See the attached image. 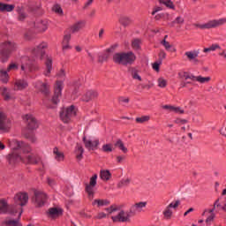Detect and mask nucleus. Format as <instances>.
Here are the masks:
<instances>
[{"label":"nucleus","mask_w":226,"mask_h":226,"mask_svg":"<svg viewBox=\"0 0 226 226\" xmlns=\"http://www.w3.org/2000/svg\"><path fill=\"white\" fill-rule=\"evenodd\" d=\"M48 26H49L48 21H41V24H39V26H37V27H39L42 31H47Z\"/></svg>","instance_id":"49"},{"label":"nucleus","mask_w":226,"mask_h":226,"mask_svg":"<svg viewBox=\"0 0 226 226\" xmlns=\"http://www.w3.org/2000/svg\"><path fill=\"white\" fill-rule=\"evenodd\" d=\"M165 57H167V53H165L164 50H161L159 53V59L160 61H163V59H165Z\"/></svg>","instance_id":"56"},{"label":"nucleus","mask_w":226,"mask_h":226,"mask_svg":"<svg viewBox=\"0 0 226 226\" xmlns=\"http://www.w3.org/2000/svg\"><path fill=\"white\" fill-rule=\"evenodd\" d=\"M6 70L7 72H15V70H19V65L17 64H11Z\"/></svg>","instance_id":"53"},{"label":"nucleus","mask_w":226,"mask_h":226,"mask_svg":"<svg viewBox=\"0 0 226 226\" xmlns=\"http://www.w3.org/2000/svg\"><path fill=\"white\" fill-rule=\"evenodd\" d=\"M70 40H72V35L70 34H66L64 36V40L62 43H70Z\"/></svg>","instance_id":"55"},{"label":"nucleus","mask_w":226,"mask_h":226,"mask_svg":"<svg viewBox=\"0 0 226 226\" xmlns=\"http://www.w3.org/2000/svg\"><path fill=\"white\" fill-rule=\"evenodd\" d=\"M94 0H88L87 3H85L84 6H83V10H87L88 6H91V4H93V2Z\"/></svg>","instance_id":"61"},{"label":"nucleus","mask_w":226,"mask_h":226,"mask_svg":"<svg viewBox=\"0 0 226 226\" xmlns=\"http://www.w3.org/2000/svg\"><path fill=\"white\" fill-rule=\"evenodd\" d=\"M102 150L103 153H112V151H114V146L110 143L104 144Z\"/></svg>","instance_id":"39"},{"label":"nucleus","mask_w":226,"mask_h":226,"mask_svg":"<svg viewBox=\"0 0 226 226\" xmlns=\"http://www.w3.org/2000/svg\"><path fill=\"white\" fill-rule=\"evenodd\" d=\"M15 207L8 206V203L4 200H0V215H15Z\"/></svg>","instance_id":"13"},{"label":"nucleus","mask_w":226,"mask_h":226,"mask_svg":"<svg viewBox=\"0 0 226 226\" xmlns=\"http://www.w3.org/2000/svg\"><path fill=\"white\" fill-rule=\"evenodd\" d=\"M29 83L27 80L24 79H15L13 82V90L14 91H24V89H27Z\"/></svg>","instance_id":"15"},{"label":"nucleus","mask_w":226,"mask_h":226,"mask_svg":"<svg viewBox=\"0 0 226 226\" xmlns=\"http://www.w3.org/2000/svg\"><path fill=\"white\" fill-rule=\"evenodd\" d=\"M118 102L119 103H128L130 102V99L126 97H119Z\"/></svg>","instance_id":"60"},{"label":"nucleus","mask_w":226,"mask_h":226,"mask_svg":"<svg viewBox=\"0 0 226 226\" xmlns=\"http://www.w3.org/2000/svg\"><path fill=\"white\" fill-rule=\"evenodd\" d=\"M10 130V119L6 117V114L0 111V131L8 132Z\"/></svg>","instance_id":"14"},{"label":"nucleus","mask_w":226,"mask_h":226,"mask_svg":"<svg viewBox=\"0 0 226 226\" xmlns=\"http://www.w3.org/2000/svg\"><path fill=\"white\" fill-rule=\"evenodd\" d=\"M130 178L122 180L118 183V188H124V186H128V185H130Z\"/></svg>","instance_id":"46"},{"label":"nucleus","mask_w":226,"mask_h":226,"mask_svg":"<svg viewBox=\"0 0 226 226\" xmlns=\"http://www.w3.org/2000/svg\"><path fill=\"white\" fill-rule=\"evenodd\" d=\"M33 200L37 207H41L47 200V194L43 191H35Z\"/></svg>","instance_id":"10"},{"label":"nucleus","mask_w":226,"mask_h":226,"mask_svg":"<svg viewBox=\"0 0 226 226\" xmlns=\"http://www.w3.org/2000/svg\"><path fill=\"white\" fill-rule=\"evenodd\" d=\"M216 49H220V45L218 44H212L209 48H205L203 52H215Z\"/></svg>","instance_id":"43"},{"label":"nucleus","mask_w":226,"mask_h":226,"mask_svg":"<svg viewBox=\"0 0 226 226\" xmlns=\"http://www.w3.org/2000/svg\"><path fill=\"white\" fill-rule=\"evenodd\" d=\"M114 146L115 147H119L123 153H128V148L124 147V143H123L121 139H117Z\"/></svg>","instance_id":"37"},{"label":"nucleus","mask_w":226,"mask_h":226,"mask_svg":"<svg viewBox=\"0 0 226 226\" xmlns=\"http://www.w3.org/2000/svg\"><path fill=\"white\" fill-rule=\"evenodd\" d=\"M135 54L133 52H120L116 53L113 56V61L116 64H121L122 66H128V64H133L135 63Z\"/></svg>","instance_id":"4"},{"label":"nucleus","mask_w":226,"mask_h":226,"mask_svg":"<svg viewBox=\"0 0 226 226\" xmlns=\"http://www.w3.org/2000/svg\"><path fill=\"white\" fill-rule=\"evenodd\" d=\"M66 75V72H64V70L61 69L59 72L57 73V77L60 79H64V77Z\"/></svg>","instance_id":"63"},{"label":"nucleus","mask_w":226,"mask_h":226,"mask_svg":"<svg viewBox=\"0 0 226 226\" xmlns=\"http://www.w3.org/2000/svg\"><path fill=\"white\" fill-rule=\"evenodd\" d=\"M48 185L49 186H50L51 188L56 186V180L50 178V177H48Z\"/></svg>","instance_id":"57"},{"label":"nucleus","mask_w":226,"mask_h":226,"mask_svg":"<svg viewBox=\"0 0 226 226\" xmlns=\"http://www.w3.org/2000/svg\"><path fill=\"white\" fill-rule=\"evenodd\" d=\"M54 158L56 162H64V154L59 150V148L55 147L53 149Z\"/></svg>","instance_id":"26"},{"label":"nucleus","mask_w":226,"mask_h":226,"mask_svg":"<svg viewBox=\"0 0 226 226\" xmlns=\"http://www.w3.org/2000/svg\"><path fill=\"white\" fill-rule=\"evenodd\" d=\"M103 34H105V29L102 28L99 30V35H98L99 40H103Z\"/></svg>","instance_id":"62"},{"label":"nucleus","mask_w":226,"mask_h":226,"mask_svg":"<svg viewBox=\"0 0 226 226\" xmlns=\"http://www.w3.org/2000/svg\"><path fill=\"white\" fill-rule=\"evenodd\" d=\"M84 26H86L85 21H83V20L78 21L71 26V32L72 34L79 33L80 31V29H82L84 27Z\"/></svg>","instance_id":"25"},{"label":"nucleus","mask_w":226,"mask_h":226,"mask_svg":"<svg viewBox=\"0 0 226 226\" xmlns=\"http://www.w3.org/2000/svg\"><path fill=\"white\" fill-rule=\"evenodd\" d=\"M36 58H30L29 56H23L21 58V72H23L25 77H29L30 79H33L31 73H33V72H37V70H40V67L34 64Z\"/></svg>","instance_id":"3"},{"label":"nucleus","mask_w":226,"mask_h":226,"mask_svg":"<svg viewBox=\"0 0 226 226\" xmlns=\"http://www.w3.org/2000/svg\"><path fill=\"white\" fill-rule=\"evenodd\" d=\"M63 214V210L61 208L52 207L48 211L49 218H57V216H61Z\"/></svg>","instance_id":"24"},{"label":"nucleus","mask_w":226,"mask_h":226,"mask_svg":"<svg viewBox=\"0 0 226 226\" xmlns=\"http://www.w3.org/2000/svg\"><path fill=\"white\" fill-rule=\"evenodd\" d=\"M45 49H47V43L42 42L34 49H32V56L35 57V59H46L45 66L46 70L44 72L45 77H49L52 72V57L49 56H45Z\"/></svg>","instance_id":"2"},{"label":"nucleus","mask_w":226,"mask_h":226,"mask_svg":"<svg viewBox=\"0 0 226 226\" xmlns=\"http://www.w3.org/2000/svg\"><path fill=\"white\" fill-rule=\"evenodd\" d=\"M15 5L0 3V11H13Z\"/></svg>","instance_id":"31"},{"label":"nucleus","mask_w":226,"mask_h":226,"mask_svg":"<svg viewBox=\"0 0 226 226\" xmlns=\"http://www.w3.org/2000/svg\"><path fill=\"white\" fill-rule=\"evenodd\" d=\"M82 154H84V148L80 145L76 147V158L77 160H82Z\"/></svg>","instance_id":"35"},{"label":"nucleus","mask_w":226,"mask_h":226,"mask_svg":"<svg viewBox=\"0 0 226 226\" xmlns=\"http://www.w3.org/2000/svg\"><path fill=\"white\" fill-rule=\"evenodd\" d=\"M142 209V202L136 203L134 206H132L130 209V215H135L137 211H140Z\"/></svg>","instance_id":"34"},{"label":"nucleus","mask_w":226,"mask_h":226,"mask_svg":"<svg viewBox=\"0 0 226 226\" xmlns=\"http://www.w3.org/2000/svg\"><path fill=\"white\" fill-rule=\"evenodd\" d=\"M119 22L122 26H124V27H126V26H130V24H132V19H130V18L126 17V16H122L119 19Z\"/></svg>","instance_id":"36"},{"label":"nucleus","mask_w":226,"mask_h":226,"mask_svg":"<svg viewBox=\"0 0 226 226\" xmlns=\"http://www.w3.org/2000/svg\"><path fill=\"white\" fill-rule=\"evenodd\" d=\"M83 143L85 145L86 149H88V151H94V149L98 148V146H100V139H87L86 137H83Z\"/></svg>","instance_id":"11"},{"label":"nucleus","mask_w":226,"mask_h":226,"mask_svg":"<svg viewBox=\"0 0 226 226\" xmlns=\"http://www.w3.org/2000/svg\"><path fill=\"white\" fill-rule=\"evenodd\" d=\"M63 45V50H70V49H72V46H70V44L68 43H62Z\"/></svg>","instance_id":"64"},{"label":"nucleus","mask_w":226,"mask_h":226,"mask_svg":"<svg viewBox=\"0 0 226 226\" xmlns=\"http://www.w3.org/2000/svg\"><path fill=\"white\" fill-rule=\"evenodd\" d=\"M164 220H172V215H174V212H172L171 208H169L168 207H165V209L162 212Z\"/></svg>","instance_id":"32"},{"label":"nucleus","mask_w":226,"mask_h":226,"mask_svg":"<svg viewBox=\"0 0 226 226\" xmlns=\"http://www.w3.org/2000/svg\"><path fill=\"white\" fill-rule=\"evenodd\" d=\"M61 91H63V83L62 81H57L55 86V94L52 98V103L57 105L59 103V96H61Z\"/></svg>","instance_id":"18"},{"label":"nucleus","mask_w":226,"mask_h":226,"mask_svg":"<svg viewBox=\"0 0 226 226\" xmlns=\"http://www.w3.org/2000/svg\"><path fill=\"white\" fill-rule=\"evenodd\" d=\"M24 121L27 124L29 130H36L38 128V121L31 114L23 117Z\"/></svg>","instance_id":"17"},{"label":"nucleus","mask_w":226,"mask_h":226,"mask_svg":"<svg viewBox=\"0 0 226 226\" xmlns=\"http://www.w3.org/2000/svg\"><path fill=\"white\" fill-rule=\"evenodd\" d=\"M174 24H179L180 26H183V24H185V18L181 16L177 17L176 19L171 22V26H174Z\"/></svg>","instance_id":"44"},{"label":"nucleus","mask_w":226,"mask_h":226,"mask_svg":"<svg viewBox=\"0 0 226 226\" xmlns=\"http://www.w3.org/2000/svg\"><path fill=\"white\" fill-rule=\"evenodd\" d=\"M185 56L191 63H193V64H199V59H197V57H199V53L193 51H186Z\"/></svg>","instance_id":"23"},{"label":"nucleus","mask_w":226,"mask_h":226,"mask_svg":"<svg viewBox=\"0 0 226 226\" xmlns=\"http://www.w3.org/2000/svg\"><path fill=\"white\" fill-rule=\"evenodd\" d=\"M96 179H98V175H94L90 178L89 184L86 185V192L88 193V198L91 200L94 197V187L96 186Z\"/></svg>","instance_id":"12"},{"label":"nucleus","mask_w":226,"mask_h":226,"mask_svg":"<svg viewBox=\"0 0 226 226\" xmlns=\"http://www.w3.org/2000/svg\"><path fill=\"white\" fill-rule=\"evenodd\" d=\"M160 3L162 4H164V6H167V8H170L171 10H174V4L170 0H160Z\"/></svg>","instance_id":"42"},{"label":"nucleus","mask_w":226,"mask_h":226,"mask_svg":"<svg viewBox=\"0 0 226 226\" xmlns=\"http://www.w3.org/2000/svg\"><path fill=\"white\" fill-rule=\"evenodd\" d=\"M15 49H17V45L11 41L0 44V59L2 63H4L10 57V55Z\"/></svg>","instance_id":"6"},{"label":"nucleus","mask_w":226,"mask_h":226,"mask_svg":"<svg viewBox=\"0 0 226 226\" xmlns=\"http://www.w3.org/2000/svg\"><path fill=\"white\" fill-rule=\"evenodd\" d=\"M107 217V214L103 213V212H101L99 213L95 218L96 220H102V218H106Z\"/></svg>","instance_id":"59"},{"label":"nucleus","mask_w":226,"mask_h":226,"mask_svg":"<svg viewBox=\"0 0 226 226\" xmlns=\"http://www.w3.org/2000/svg\"><path fill=\"white\" fill-rule=\"evenodd\" d=\"M205 215H208L205 222L207 225H210V223L214 222L215 218L216 217V215L215 214V208L205 209L202 213V216H205Z\"/></svg>","instance_id":"20"},{"label":"nucleus","mask_w":226,"mask_h":226,"mask_svg":"<svg viewBox=\"0 0 226 226\" xmlns=\"http://www.w3.org/2000/svg\"><path fill=\"white\" fill-rule=\"evenodd\" d=\"M52 10L55 11V13H56L57 15L63 16L64 12H63V8H61V5L56 4L53 7Z\"/></svg>","instance_id":"40"},{"label":"nucleus","mask_w":226,"mask_h":226,"mask_svg":"<svg viewBox=\"0 0 226 226\" xmlns=\"http://www.w3.org/2000/svg\"><path fill=\"white\" fill-rule=\"evenodd\" d=\"M10 79V75H8V70L7 69H1L0 70V80L4 82V84H6L8 80Z\"/></svg>","instance_id":"30"},{"label":"nucleus","mask_w":226,"mask_h":226,"mask_svg":"<svg viewBox=\"0 0 226 226\" xmlns=\"http://www.w3.org/2000/svg\"><path fill=\"white\" fill-rule=\"evenodd\" d=\"M8 146L11 149V154L7 156L10 165H15L19 162H27L32 165H36L41 162V158L33 153V149L27 143L17 139H9Z\"/></svg>","instance_id":"1"},{"label":"nucleus","mask_w":226,"mask_h":226,"mask_svg":"<svg viewBox=\"0 0 226 226\" xmlns=\"http://www.w3.org/2000/svg\"><path fill=\"white\" fill-rule=\"evenodd\" d=\"M116 49H117V44H115V45L111 46L110 48H109L108 49H106V51L103 55L99 56L98 63H105V61H107V59H109V56L110 52H114V50H116Z\"/></svg>","instance_id":"19"},{"label":"nucleus","mask_w":226,"mask_h":226,"mask_svg":"<svg viewBox=\"0 0 226 226\" xmlns=\"http://www.w3.org/2000/svg\"><path fill=\"white\" fill-rule=\"evenodd\" d=\"M171 112H175V114H185V109H181L180 107H174L171 108Z\"/></svg>","instance_id":"50"},{"label":"nucleus","mask_w":226,"mask_h":226,"mask_svg":"<svg viewBox=\"0 0 226 226\" xmlns=\"http://www.w3.org/2000/svg\"><path fill=\"white\" fill-rule=\"evenodd\" d=\"M29 200V195L26 192H19L14 196V213H19V218L22 216V206H26Z\"/></svg>","instance_id":"5"},{"label":"nucleus","mask_w":226,"mask_h":226,"mask_svg":"<svg viewBox=\"0 0 226 226\" xmlns=\"http://www.w3.org/2000/svg\"><path fill=\"white\" fill-rule=\"evenodd\" d=\"M110 177H111L110 171H109L107 170H101L100 177H101V179H102V181H109V179H110Z\"/></svg>","instance_id":"33"},{"label":"nucleus","mask_w":226,"mask_h":226,"mask_svg":"<svg viewBox=\"0 0 226 226\" xmlns=\"http://www.w3.org/2000/svg\"><path fill=\"white\" fill-rule=\"evenodd\" d=\"M110 201L108 200L96 199L92 202V206H97V207H103V206H109Z\"/></svg>","instance_id":"29"},{"label":"nucleus","mask_w":226,"mask_h":226,"mask_svg":"<svg viewBox=\"0 0 226 226\" xmlns=\"http://www.w3.org/2000/svg\"><path fill=\"white\" fill-rule=\"evenodd\" d=\"M175 123L177 124H186V123H188V121L185 120V119L177 118V119L175 120Z\"/></svg>","instance_id":"58"},{"label":"nucleus","mask_w":226,"mask_h":226,"mask_svg":"<svg viewBox=\"0 0 226 226\" xmlns=\"http://www.w3.org/2000/svg\"><path fill=\"white\" fill-rule=\"evenodd\" d=\"M162 65V61L154 62L152 64V68L157 73L160 72V66Z\"/></svg>","instance_id":"47"},{"label":"nucleus","mask_w":226,"mask_h":226,"mask_svg":"<svg viewBox=\"0 0 226 226\" xmlns=\"http://www.w3.org/2000/svg\"><path fill=\"white\" fill-rule=\"evenodd\" d=\"M6 224L8 226H22V224H20L17 220H7Z\"/></svg>","instance_id":"48"},{"label":"nucleus","mask_w":226,"mask_h":226,"mask_svg":"<svg viewBox=\"0 0 226 226\" xmlns=\"http://www.w3.org/2000/svg\"><path fill=\"white\" fill-rule=\"evenodd\" d=\"M162 45H163V47L169 50L172 48V45H170V43L169 41H167V40L163 39L162 41H161Z\"/></svg>","instance_id":"52"},{"label":"nucleus","mask_w":226,"mask_h":226,"mask_svg":"<svg viewBox=\"0 0 226 226\" xmlns=\"http://www.w3.org/2000/svg\"><path fill=\"white\" fill-rule=\"evenodd\" d=\"M179 77L181 79H185V80H192V82H199V84H207L211 80V77H202L201 75L200 76H195L193 74H190L187 72H185L183 73H178Z\"/></svg>","instance_id":"9"},{"label":"nucleus","mask_w":226,"mask_h":226,"mask_svg":"<svg viewBox=\"0 0 226 226\" xmlns=\"http://www.w3.org/2000/svg\"><path fill=\"white\" fill-rule=\"evenodd\" d=\"M181 201L177 200L176 202H171L169 206H167L170 209H177L179 207Z\"/></svg>","instance_id":"51"},{"label":"nucleus","mask_w":226,"mask_h":226,"mask_svg":"<svg viewBox=\"0 0 226 226\" xmlns=\"http://www.w3.org/2000/svg\"><path fill=\"white\" fill-rule=\"evenodd\" d=\"M75 116H77V109L74 105L64 108L60 111V119L65 124L72 123Z\"/></svg>","instance_id":"7"},{"label":"nucleus","mask_w":226,"mask_h":226,"mask_svg":"<svg viewBox=\"0 0 226 226\" xmlns=\"http://www.w3.org/2000/svg\"><path fill=\"white\" fill-rule=\"evenodd\" d=\"M98 96V93L93 90H89L83 96V102H91V100L96 98Z\"/></svg>","instance_id":"28"},{"label":"nucleus","mask_w":226,"mask_h":226,"mask_svg":"<svg viewBox=\"0 0 226 226\" xmlns=\"http://www.w3.org/2000/svg\"><path fill=\"white\" fill-rule=\"evenodd\" d=\"M132 49H133L134 50H140V40H139V39H134V40L132 41Z\"/></svg>","instance_id":"45"},{"label":"nucleus","mask_w":226,"mask_h":226,"mask_svg":"<svg viewBox=\"0 0 226 226\" xmlns=\"http://www.w3.org/2000/svg\"><path fill=\"white\" fill-rule=\"evenodd\" d=\"M1 93H2V96H4V100H5V102H10V100H13V91H11L6 87H2Z\"/></svg>","instance_id":"22"},{"label":"nucleus","mask_w":226,"mask_h":226,"mask_svg":"<svg viewBox=\"0 0 226 226\" xmlns=\"http://www.w3.org/2000/svg\"><path fill=\"white\" fill-rule=\"evenodd\" d=\"M34 87L37 89V91H40L42 93V94H49V84L43 83L41 81H37L34 85Z\"/></svg>","instance_id":"21"},{"label":"nucleus","mask_w":226,"mask_h":226,"mask_svg":"<svg viewBox=\"0 0 226 226\" xmlns=\"http://www.w3.org/2000/svg\"><path fill=\"white\" fill-rule=\"evenodd\" d=\"M16 11L18 13V20L19 22H24L25 19H27V13H26V11L20 6H18L16 8Z\"/></svg>","instance_id":"27"},{"label":"nucleus","mask_w":226,"mask_h":226,"mask_svg":"<svg viewBox=\"0 0 226 226\" xmlns=\"http://www.w3.org/2000/svg\"><path fill=\"white\" fill-rule=\"evenodd\" d=\"M130 216H132V214L130 212H124V211H120L117 215L111 216V220L113 222H130Z\"/></svg>","instance_id":"16"},{"label":"nucleus","mask_w":226,"mask_h":226,"mask_svg":"<svg viewBox=\"0 0 226 226\" xmlns=\"http://www.w3.org/2000/svg\"><path fill=\"white\" fill-rule=\"evenodd\" d=\"M139 73H140V71L137 68H133L132 69V79H134L135 80H142V78L139 75Z\"/></svg>","instance_id":"38"},{"label":"nucleus","mask_w":226,"mask_h":226,"mask_svg":"<svg viewBox=\"0 0 226 226\" xmlns=\"http://www.w3.org/2000/svg\"><path fill=\"white\" fill-rule=\"evenodd\" d=\"M105 211H108L109 215H112V213H116V211H117V207L111 206L110 207L105 208Z\"/></svg>","instance_id":"54"},{"label":"nucleus","mask_w":226,"mask_h":226,"mask_svg":"<svg viewBox=\"0 0 226 226\" xmlns=\"http://www.w3.org/2000/svg\"><path fill=\"white\" fill-rule=\"evenodd\" d=\"M157 84H158V87H161V88L167 87V79L161 77L157 79Z\"/></svg>","instance_id":"41"},{"label":"nucleus","mask_w":226,"mask_h":226,"mask_svg":"<svg viewBox=\"0 0 226 226\" xmlns=\"http://www.w3.org/2000/svg\"><path fill=\"white\" fill-rule=\"evenodd\" d=\"M226 24V18H222L219 19H212L205 24H194V27H199L200 29H215L220 27V26H224Z\"/></svg>","instance_id":"8"}]
</instances>
